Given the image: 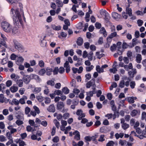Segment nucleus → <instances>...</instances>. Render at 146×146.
<instances>
[{"label":"nucleus","instance_id":"50","mask_svg":"<svg viewBox=\"0 0 146 146\" xmlns=\"http://www.w3.org/2000/svg\"><path fill=\"white\" fill-rule=\"evenodd\" d=\"M52 141L54 143H57L59 141V137L58 136H56L54 137L52 140Z\"/></svg>","mask_w":146,"mask_h":146},{"label":"nucleus","instance_id":"28","mask_svg":"<svg viewBox=\"0 0 146 146\" xmlns=\"http://www.w3.org/2000/svg\"><path fill=\"white\" fill-rule=\"evenodd\" d=\"M41 88L40 87H36L34 88L33 92L35 93H38L40 92Z\"/></svg>","mask_w":146,"mask_h":146},{"label":"nucleus","instance_id":"57","mask_svg":"<svg viewBox=\"0 0 146 146\" xmlns=\"http://www.w3.org/2000/svg\"><path fill=\"white\" fill-rule=\"evenodd\" d=\"M38 64L39 66L41 67H43L44 66V63L42 60H41L39 61Z\"/></svg>","mask_w":146,"mask_h":146},{"label":"nucleus","instance_id":"10","mask_svg":"<svg viewBox=\"0 0 146 146\" xmlns=\"http://www.w3.org/2000/svg\"><path fill=\"white\" fill-rule=\"evenodd\" d=\"M46 36H44L43 38H41L40 39V45L42 47L46 46V42L44 39L46 37Z\"/></svg>","mask_w":146,"mask_h":146},{"label":"nucleus","instance_id":"63","mask_svg":"<svg viewBox=\"0 0 146 146\" xmlns=\"http://www.w3.org/2000/svg\"><path fill=\"white\" fill-rule=\"evenodd\" d=\"M54 93L55 94H56L57 95H60L62 94V92L60 90H56L54 91Z\"/></svg>","mask_w":146,"mask_h":146},{"label":"nucleus","instance_id":"39","mask_svg":"<svg viewBox=\"0 0 146 146\" xmlns=\"http://www.w3.org/2000/svg\"><path fill=\"white\" fill-rule=\"evenodd\" d=\"M56 3L58 5V6L59 7H62L63 5L62 2L59 0H57L56 1Z\"/></svg>","mask_w":146,"mask_h":146},{"label":"nucleus","instance_id":"59","mask_svg":"<svg viewBox=\"0 0 146 146\" xmlns=\"http://www.w3.org/2000/svg\"><path fill=\"white\" fill-rule=\"evenodd\" d=\"M117 35V33L116 32H113V33H112L109 36L111 37V38H113L114 37H115Z\"/></svg>","mask_w":146,"mask_h":146},{"label":"nucleus","instance_id":"16","mask_svg":"<svg viewBox=\"0 0 146 146\" xmlns=\"http://www.w3.org/2000/svg\"><path fill=\"white\" fill-rule=\"evenodd\" d=\"M142 59V56L141 54H137L136 57V61L138 63H141Z\"/></svg>","mask_w":146,"mask_h":146},{"label":"nucleus","instance_id":"20","mask_svg":"<svg viewBox=\"0 0 146 146\" xmlns=\"http://www.w3.org/2000/svg\"><path fill=\"white\" fill-rule=\"evenodd\" d=\"M52 28L55 31H59L61 29V27L60 25L56 26L55 25H51Z\"/></svg>","mask_w":146,"mask_h":146},{"label":"nucleus","instance_id":"19","mask_svg":"<svg viewBox=\"0 0 146 146\" xmlns=\"http://www.w3.org/2000/svg\"><path fill=\"white\" fill-rule=\"evenodd\" d=\"M46 74L48 76H50L51 75L52 72V69L48 67L46 68Z\"/></svg>","mask_w":146,"mask_h":146},{"label":"nucleus","instance_id":"58","mask_svg":"<svg viewBox=\"0 0 146 146\" xmlns=\"http://www.w3.org/2000/svg\"><path fill=\"white\" fill-rule=\"evenodd\" d=\"M3 113L5 115H8L9 114L8 110L6 109L3 110Z\"/></svg>","mask_w":146,"mask_h":146},{"label":"nucleus","instance_id":"33","mask_svg":"<svg viewBox=\"0 0 146 146\" xmlns=\"http://www.w3.org/2000/svg\"><path fill=\"white\" fill-rule=\"evenodd\" d=\"M125 82L124 80H122L120 82L119 86L121 88H123L125 86Z\"/></svg>","mask_w":146,"mask_h":146},{"label":"nucleus","instance_id":"13","mask_svg":"<svg viewBox=\"0 0 146 146\" xmlns=\"http://www.w3.org/2000/svg\"><path fill=\"white\" fill-rule=\"evenodd\" d=\"M47 109L48 111L50 112H54L55 111V108L53 104L50 105Z\"/></svg>","mask_w":146,"mask_h":146},{"label":"nucleus","instance_id":"30","mask_svg":"<svg viewBox=\"0 0 146 146\" xmlns=\"http://www.w3.org/2000/svg\"><path fill=\"white\" fill-rule=\"evenodd\" d=\"M47 84L48 85L51 86H53L55 84L54 81L52 80L48 81Z\"/></svg>","mask_w":146,"mask_h":146},{"label":"nucleus","instance_id":"51","mask_svg":"<svg viewBox=\"0 0 146 146\" xmlns=\"http://www.w3.org/2000/svg\"><path fill=\"white\" fill-rule=\"evenodd\" d=\"M137 23L139 27H141L142 25L143 21L142 20L139 19L137 21Z\"/></svg>","mask_w":146,"mask_h":146},{"label":"nucleus","instance_id":"11","mask_svg":"<svg viewBox=\"0 0 146 146\" xmlns=\"http://www.w3.org/2000/svg\"><path fill=\"white\" fill-rule=\"evenodd\" d=\"M129 6L130 5H129L128 7H126V13L128 14L129 16H131L132 15V11L131 8H129Z\"/></svg>","mask_w":146,"mask_h":146},{"label":"nucleus","instance_id":"60","mask_svg":"<svg viewBox=\"0 0 146 146\" xmlns=\"http://www.w3.org/2000/svg\"><path fill=\"white\" fill-rule=\"evenodd\" d=\"M58 67H56L53 71V72L54 74H58Z\"/></svg>","mask_w":146,"mask_h":146},{"label":"nucleus","instance_id":"17","mask_svg":"<svg viewBox=\"0 0 146 146\" xmlns=\"http://www.w3.org/2000/svg\"><path fill=\"white\" fill-rule=\"evenodd\" d=\"M140 112L136 110H133L131 113V115L132 117H134L137 115V114H139Z\"/></svg>","mask_w":146,"mask_h":146},{"label":"nucleus","instance_id":"24","mask_svg":"<svg viewBox=\"0 0 146 146\" xmlns=\"http://www.w3.org/2000/svg\"><path fill=\"white\" fill-rule=\"evenodd\" d=\"M83 43V39L81 37H79L78 38L77 41V44L79 46L81 45Z\"/></svg>","mask_w":146,"mask_h":146},{"label":"nucleus","instance_id":"3","mask_svg":"<svg viewBox=\"0 0 146 146\" xmlns=\"http://www.w3.org/2000/svg\"><path fill=\"white\" fill-rule=\"evenodd\" d=\"M13 43L15 48L20 52H22L24 50V48L23 46L16 39H13Z\"/></svg>","mask_w":146,"mask_h":146},{"label":"nucleus","instance_id":"31","mask_svg":"<svg viewBox=\"0 0 146 146\" xmlns=\"http://www.w3.org/2000/svg\"><path fill=\"white\" fill-rule=\"evenodd\" d=\"M96 70L99 73L104 72V71H103L102 68H101L100 66L99 65H98L96 66Z\"/></svg>","mask_w":146,"mask_h":146},{"label":"nucleus","instance_id":"42","mask_svg":"<svg viewBox=\"0 0 146 146\" xmlns=\"http://www.w3.org/2000/svg\"><path fill=\"white\" fill-rule=\"evenodd\" d=\"M136 84L134 81H132L130 82V86L132 89L134 88Z\"/></svg>","mask_w":146,"mask_h":146},{"label":"nucleus","instance_id":"22","mask_svg":"<svg viewBox=\"0 0 146 146\" xmlns=\"http://www.w3.org/2000/svg\"><path fill=\"white\" fill-rule=\"evenodd\" d=\"M18 89V88L17 86H13L10 88L11 91L13 93H14L16 92Z\"/></svg>","mask_w":146,"mask_h":146},{"label":"nucleus","instance_id":"26","mask_svg":"<svg viewBox=\"0 0 146 146\" xmlns=\"http://www.w3.org/2000/svg\"><path fill=\"white\" fill-rule=\"evenodd\" d=\"M129 125L126 123H124L121 125L122 128L124 130L128 128L129 127Z\"/></svg>","mask_w":146,"mask_h":146},{"label":"nucleus","instance_id":"46","mask_svg":"<svg viewBox=\"0 0 146 146\" xmlns=\"http://www.w3.org/2000/svg\"><path fill=\"white\" fill-rule=\"evenodd\" d=\"M12 102L15 105H18L19 104V101L16 99H13Z\"/></svg>","mask_w":146,"mask_h":146},{"label":"nucleus","instance_id":"40","mask_svg":"<svg viewBox=\"0 0 146 146\" xmlns=\"http://www.w3.org/2000/svg\"><path fill=\"white\" fill-rule=\"evenodd\" d=\"M33 108L34 110V111H35L37 114H39L40 113V111L39 108L36 106H33Z\"/></svg>","mask_w":146,"mask_h":146},{"label":"nucleus","instance_id":"62","mask_svg":"<svg viewBox=\"0 0 146 146\" xmlns=\"http://www.w3.org/2000/svg\"><path fill=\"white\" fill-rule=\"evenodd\" d=\"M25 91V89L24 88H20L19 90V92L21 95H23Z\"/></svg>","mask_w":146,"mask_h":146},{"label":"nucleus","instance_id":"23","mask_svg":"<svg viewBox=\"0 0 146 146\" xmlns=\"http://www.w3.org/2000/svg\"><path fill=\"white\" fill-rule=\"evenodd\" d=\"M137 98L136 97H129L128 98V102L131 103H133L134 102V100H136Z\"/></svg>","mask_w":146,"mask_h":146},{"label":"nucleus","instance_id":"5","mask_svg":"<svg viewBox=\"0 0 146 146\" xmlns=\"http://www.w3.org/2000/svg\"><path fill=\"white\" fill-rule=\"evenodd\" d=\"M23 80L25 83L26 84H29L31 80V78L29 75H24L23 77Z\"/></svg>","mask_w":146,"mask_h":146},{"label":"nucleus","instance_id":"54","mask_svg":"<svg viewBox=\"0 0 146 146\" xmlns=\"http://www.w3.org/2000/svg\"><path fill=\"white\" fill-rule=\"evenodd\" d=\"M60 36L62 37H66L67 36V34L65 32H62L60 33V36H58V37L60 38Z\"/></svg>","mask_w":146,"mask_h":146},{"label":"nucleus","instance_id":"35","mask_svg":"<svg viewBox=\"0 0 146 146\" xmlns=\"http://www.w3.org/2000/svg\"><path fill=\"white\" fill-rule=\"evenodd\" d=\"M54 122L55 124V126L58 129L60 127V123L57 121L56 119H55L54 120Z\"/></svg>","mask_w":146,"mask_h":146},{"label":"nucleus","instance_id":"18","mask_svg":"<svg viewBox=\"0 0 146 146\" xmlns=\"http://www.w3.org/2000/svg\"><path fill=\"white\" fill-rule=\"evenodd\" d=\"M92 91H90L88 92H86L87 95L90 97H92L93 96V94H96V92L95 91L96 88H93Z\"/></svg>","mask_w":146,"mask_h":146},{"label":"nucleus","instance_id":"56","mask_svg":"<svg viewBox=\"0 0 146 146\" xmlns=\"http://www.w3.org/2000/svg\"><path fill=\"white\" fill-rule=\"evenodd\" d=\"M6 140L5 137L3 135L0 136V141L1 142H4Z\"/></svg>","mask_w":146,"mask_h":146},{"label":"nucleus","instance_id":"55","mask_svg":"<svg viewBox=\"0 0 146 146\" xmlns=\"http://www.w3.org/2000/svg\"><path fill=\"white\" fill-rule=\"evenodd\" d=\"M15 123L17 125H20L23 124V122L21 120H17L16 121Z\"/></svg>","mask_w":146,"mask_h":146},{"label":"nucleus","instance_id":"6","mask_svg":"<svg viewBox=\"0 0 146 146\" xmlns=\"http://www.w3.org/2000/svg\"><path fill=\"white\" fill-rule=\"evenodd\" d=\"M57 108L62 111L64 112L63 110H64V104L62 102H59L57 104Z\"/></svg>","mask_w":146,"mask_h":146},{"label":"nucleus","instance_id":"49","mask_svg":"<svg viewBox=\"0 0 146 146\" xmlns=\"http://www.w3.org/2000/svg\"><path fill=\"white\" fill-rule=\"evenodd\" d=\"M7 65L8 67L11 68L13 66V63L11 61H9L7 62Z\"/></svg>","mask_w":146,"mask_h":146},{"label":"nucleus","instance_id":"53","mask_svg":"<svg viewBox=\"0 0 146 146\" xmlns=\"http://www.w3.org/2000/svg\"><path fill=\"white\" fill-rule=\"evenodd\" d=\"M12 84V81L11 80H8L6 82V85L7 86L9 87Z\"/></svg>","mask_w":146,"mask_h":146},{"label":"nucleus","instance_id":"12","mask_svg":"<svg viewBox=\"0 0 146 146\" xmlns=\"http://www.w3.org/2000/svg\"><path fill=\"white\" fill-rule=\"evenodd\" d=\"M95 79H92L90 81L88 82L86 84V86L87 88H90L93 84L95 83Z\"/></svg>","mask_w":146,"mask_h":146},{"label":"nucleus","instance_id":"38","mask_svg":"<svg viewBox=\"0 0 146 146\" xmlns=\"http://www.w3.org/2000/svg\"><path fill=\"white\" fill-rule=\"evenodd\" d=\"M105 136L104 135H102L100 136L99 139H98V141L100 142H103L105 141L104 139Z\"/></svg>","mask_w":146,"mask_h":146},{"label":"nucleus","instance_id":"9","mask_svg":"<svg viewBox=\"0 0 146 146\" xmlns=\"http://www.w3.org/2000/svg\"><path fill=\"white\" fill-rule=\"evenodd\" d=\"M73 135H75L74 138L77 140H78L80 139V133L78 131H76L73 133Z\"/></svg>","mask_w":146,"mask_h":146},{"label":"nucleus","instance_id":"25","mask_svg":"<svg viewBox=\"0 0 146 146\" xmlns=\"http://www.w3.org/2000/svg\"><path fill=\"white\" fill-rule=\"evenodd\" d=\"M32 76L33 78L36 80L37 82L41 81V79L38 76L35 74H32Z\"/></svg>","mask_w":146,"mask_h":146},{"label":"nucleus","instance_id":"32","mask_svg":"<svg viewBox=\"0 0 146 146\" xmlns=\"http://www.w3.org/2000/svg\"><path fill=\"white\" fill-rule=\"evenodd\" d=\"M94 68V66L93 65H90L89 66H86V70L87 72H90Z\"/></svg>","mask_w":146,"mask_h":146},{"label":"nucleus","instance_id":"48","mask_svg":"<svg viewBox=\"0 0 146 146\" xmlns=\"http://www.w3.org/2000/svg\"><path fill=\"white\" fill-rule=\"evenodd\" d=\"M78 119L79 120H81L82 119V118L84 117L85 116V114L84 113H82L80 115H78Z\"/></svg>","mask_w":146,"mask_h":146},{"label":"nucleus","instance_id":"44","mask_svg":"<svg viewBox=\"0 0 146 146\" xmlns=\"http://www.w3.org/2000/svg\"><path fill=\"white\" fill-rule=\"evenodd\" d=\"M40 124L44 127H46L47 125V122L45 120L41 121Z\"/></svg>","mask_w":146,"mask_h":146},{"label":"nucleus","instance_id":"43","mask_svg":"<svg viewBox=\"0 0 146 146\" xmlns=\"http://www.w3.org/2000/svg\"><path fill=\"white\" fill-rule=\"evenodd\" d=\"M70 116L69 113H65L63 116V117L64 119H66L68 118Z\"/></svg>","mask_w":146,"mask_h":146},{"label":"nucleus","instance_id":"34","mask_svg":"<svg viewBox=\"0 0 146 146\" xmlns=\"http://www.w3.org/2000/svg\"><path fill=\"white\" fill-rule=\"evenodd\" d=\"M46 70L44 69H42L39 72V75L43 76L45 73Z\"/></svg>","mask_w":146,"mask_h":146},{"label":"nucleus","instance_id":"29","mask_svg":"<svg viewBox=\"0 0 146 146\" xmlns=\"http://www.w3.org/2000/svg\"><path fill=\"white\" fill-rule=\"evenodd\" d=\"M100 32L101 33L103 34L104 37H106L107 35L106 32L104 27L102 28L100 30Z\"/></svg>","mask_w":146,"mask_h":146},{"label":"nucleus","instance_id":"61","mask_svg":"<svg viewBox=\"0 0 146 146\" xmlns=\"http://www.w3.org/2000/svg\"><path fill=\"white\" fill-rule=\"evenodd\" d=\"M116 44H113V45L111 46L110 47V49L112 51H114L116 50Z\"/></svg>","mask_w":146,"mask_h":146},{"label":"nucleus","instance_id":"36","mask_svg":"<svg viewBox=\"0 0 146 146\" xmlns=\"http://www.w3.org/2000/svg\"><path fill=\"white\" fill-rule=\"evenodd\" d=\"M16 118L19 119H24L23 115V114H19L16 116Z\"/></svg>","mask_w":146,"mask_h":146},{"label":"nucleus","instance_id":"45","mask_svg":"<svg viewBox=\"0 0 146 146\" xmlns=\"http://www.w3.org/2000/svg\"><path fill=\"white\" fill-rule=\"evenodd\" d=\"M51 100L50 98L46 97L44 101V102L46 104H48L50 103Z\"/></svg>","mask_w":146,"mask_h":146},{"label":"nucleus","instance_id":"15","mask_svg":"<svg viewBox=\"0 0 146 146\" xmlns=\"http://www.w3.org/2000/svg\"><path fill=\"white\" fill-rule=\"evenodd\" d=\"M24 59L22 56H19L18 57L16 61V64L19 65L24 61Z\"/></svg>","mask_w":146,"mask_h":146},{"label":"nucleus","instance_id":"47","mask_svg":"<svg viewBox=\"0 0 146 146\" xmlns=\"http://www.w3.org/2000/svg\"><path fill=\"white\" fill-rule=\"evenodd\" d=\"M30 111L31 109L29 108L28 107H26L25 109V113L26 114H28Z\"/></svg>","mask_w":146,"mask_h":146},{"label":"nucleus","instance_id":"27","mask_svg":"<svg viewBox=\"0 0 146 146\" xmlns=\"http://www.w3.org/2000/svg\"><path fill=\"white\" fill-rule=\"evenodd\" d=\"M62 91L64 94H67L69 93V90L67 88L65 87L62 88Z\"/></svg>","mask_w":146,"mask_h":146},{"label":"nucleus","instance_id":"2","mask_svg":"<svg viewBox=\"0 0 146 146\" xmlns=\"http://www.w3.org/2000/svg\"><path fill=\"white\" fill-rule=\"evenodd\" d=\"M1 27L3 30L6 32H11L12 26L8 22L4 21L1 24Z\"/></svg>","mask_w":146,"mask_h":146},{"label":"nucleus","instance_id":"52","mask_svg":"<svg viewBox=\"0 0 146 146\" xmlns=\"http://www.w3.org/2000/svg\"><path fill=\"white\" fill-rule=\"evenodd\" d=\"M146 117V112H143L141 114V119L142 120H143L145 119Z\"/></svg>","mask_w":146,"mask_h":146},{"label":"nucleus","instance_id":"37","mask_svg":"<svg viewBox=\"0 0 146 146\" xmlns=\"http://www.w3.org/2000/svg\"><path fill=\"white\" fill-rule=\"evenodd\" d=\"M114 142L112 141H109L106 144V146H114Z\"/></svg>","mask_w":146,"mask_h":146},{"label":"nucleus","instance_id":"8","mask_svg":"<svg viewBox=\"0 0 146 146\" xmlns=\"http://www.w3.org/2000/svg\"><path fill=\"white\" fill-rule=\"evenodd\" d=\"M112 16L113 18L117 20H119L120 18V15L117 13L113 12L112 13Z\"/></svg>","mask_w":146,"mask_h":146},{"label":"nucleus","instance_id":"14","mask_svg":"<svg viewBox=\"0 0 146 146\" xmlns=\"http://www.w3.org/2000/svg\"><path fill=\"white\" fill-rule=\"evenodd\" d=\"M7 129L10 130V132L11 134H13L17 131V129L15 128H13V126L12 125L8 126Z\"/></svg>","mask_w":146,"mask_h":146},{"label":"nucleus","instance_id":"7","mask_svg":"<svg viewBox=\"0 0 146 146\" xmlns=\"http://www.w3.org/2000/svg\"><path fill=\"white\" fill-rule=\"evenodd\" d=\"M137 73L136 69L135 68L132 69L131 71H129L128 72L129 75L131 78H133L134 75Z\"/></svg>","mask_w":146,"mask_h":146},{"label":"nucleus","instance_id":"21","mask_svg":"<svg viewBox=\"0 0 146 146\" xmlns=\"http://www.w3.org/2000/svg\"><path fill=\"white\" fill-rule=\"evenodd\" d=\"M16 83L20 87H22L23 86V81L21 79L17 80L16 81Z\"/></svg>","mask_w":146,"mask_h":146},{"label":"nucleus","instance_id":"64","mask_svg":"<svg viewBox=\"0 0 146 146\" xmlns=\"http://www.w3.org/2000/svg\"><path fill=\"white\" fill-rule=\"evenodd\" d=\"M85 77L86 78V80H88L91 78V75L89 73L85 75Z\"/></svg>","mask_w":146,"mask_h":146},{"label":"nucleus","instance_id":"41","mask_svg":"<svg viewBox=\"0 0 146 146\" xmlns=\"http://www.w3.org/2000/svg\"><path fill=\"white\" fill-rule=\"evenodd\" d=\"M93 54V52H90L89 53L88 55V58L91 61L92 59V55Z\"/></svg>","mask_w":146,"mask_h":146},{"label":"nucleus","instance_id":"4","mask_svg":"<svg viewBox=\"0 0 146 146\" xmlns=\"http://www.w3.org/2000/svg\"><path fill=\"white\" fill-rule=\"evenodd\" d=\"M100 12L101 15H103L105 16V20L107 22H108L110 19L108 13L106 10L103 9L101 10Z\"/></svg>","mask_w":146,"mask_h":146},{"label":"nucleus","instance_id":"1","mask_svg":"<svg viewBox=\"0 0 146 146\" xmlns=\"http://www.w3.org/2000/svg\"><path fill=\"white\" fill-rule=\"evenodd\" d=\"M6 0L9 4L13 6L11 9L10 13L13 18L14 25L18 27H21L23 24L22 18L24 21L25 20L23 7H20V9H16V6L18 4V0Z\"/></svg>","mask_w":146,"mask_h":146}]
</instances>
